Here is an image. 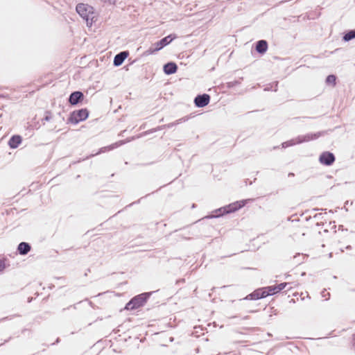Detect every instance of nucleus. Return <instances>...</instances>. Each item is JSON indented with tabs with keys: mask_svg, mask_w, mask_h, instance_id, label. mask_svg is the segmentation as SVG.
<instances>
[{
	"mask_svg": "<svg viewBox=\"0 0 355 355\" xmlns=\"http://www.w3.org/2000/svg\"><path fill=\"white\" fill-rule=\"evenodd\" d=\"M322 135L321 132L315 133H309L305 135H300L295 139L283 142L282 146V148H286L289 146H294L295 144H300L304 142H307L311 140H315Z\"/></svg>",
	"mask_w": 355,
	"mask_h": 355,
	"instance_id": "f257e3e1",
	"label": "nucleus"
},
{
	"mask_svg": "<svg viewBox=\"0 0 355 355\" xmlns=\"http://www.w3.org/2000/svg\"><path fill=\"white\" fill-rule=\"evenodd\" d=\"M151 294L152 293L149 292L136 295L126 304L125 309L135 310L143 306Z\"/></svg>",
	"mask_w": 355,
	"mask_h": 355,
	"instance_id": "f03ea898",
	"label": "nucleus"
},
{
	"mask_svg": "<svg viewBox=\"0 0 355 355\" xmlns=\"http://www.w3.org/2000/svg\"><path fill=\"white\" fill-rule=\"evenodd\" d=\"M76 11L86 21L87 26H92L94 13L93 8L87 4L79 3L76 6Z\"/></svg>",
	"mask_w": 355,
	"mask_h": 355,
	"instance_id": "7ed1b4c3",
	"label": "nucleus"
},
{
	"mask_svg": "<svg viewBox=\"0 0 355 355\" xmlns=\"http://www.w3.org/2000/svg\"><path fill=\"white\" fill-rule=\"evenodd\" d=\"M245 205V202L243 201L241 202H236L232 204H230L228 206L221 207L218 209L214 211L215 214L207 216V218H216L220 216L224 215L225 214H229L234 211H237Z\"/></svg>",
	"mask_w": 355,
	"mask_h": 355,
	"instance_id": "20e7f679",
	"label": "nucleus"
},
{
	"mask_svg": "<svg viewBox=\"0 0 355 355\" xmlns=\"http://www.w3.org/2000/svg\"><path fill=\"white\" fill-rule=\"evenodd\" d=\"M177 36L175 34H170L168 36L161 39L159 41L155 42L153 46L154 48L150 47L148 50L150 53H154L161 49H162L164 46L169 44L173 40H175Z\"/></svg>",
	"mask_w": 355,
	"mask_h": 355,
	"instance_id": "39448f33",
	"label": "nucleus"
},
{
	"mask_svg": "<svg viewBox=\"0 0 355 355\" xmlns=\"http://www.w3.org/2000/svg\"><path fill=\"white\" fill-rule=\"evenodd\" d=\"M89 116V111L86 108L73 111L69 118V122L77 124L80 121H85Z\"/></svg>",
	"mask_w": 355,
	"mask_h": 355,
	"instance_id": "423d86ee",
	"label": "nucleus"
},
{
	"mask_svg": "<svg viewBox=\"0 0 355 355\" xmlns=\"http://www.w3.org/2000/svg\"><path fill=\"white\" fill-rule=\"evenodd\" d=\"M334 155L329 151L323 152L319 157V162L325 166H331L335 162Z\"/></svg>",
	"mask_w": 355,
	"mask_h": 355,
	"instance_id": "0eeeda50",
	"label": "nucleus"
},
{
	"mask_svg": "<svg viewBox=\"0 0 355 355\" xmlns=\"http://www.w3.org/2000/svg\"><path fill=\"white\" fill-rule=\"evenodd\" d=\"M210 102V96L207 94H198L194 98L195 105L198 107H204Z\"/></svg>",
	"mask_w": 355,
	"mask_h": 355,
	"instance_id": "6e6552de",
	"label": "nucleus"
},
{
	"mask_svg": "<svg viewBox=\"0 0 355 355\" xmlns=\"http://www.w3.org/2000/svg\"><path fill=\"white\" fill-rule=\"evenodd\" d=\"M134 139H135V137H132L131 138L127 139L126 140H121V141L115 142L110 146L101 148L99 149L98 152L96 153V155L101 154V153H105L106 151L113 150V149L116 148L121 146V145H123L125 143L130 142Z\"/></svg>",
	"mask_w": 355,
	"mask_h": 355,
	"instance_id": "1a4fd4ad",
	"label": "nucleus"
},
{
	"mask_svg": "<svg viewBox=\"0 0 355 355\" xmlns=\"http://www.w3.org/2000/svg\"><path fill=\"white\" fill-rule=\"evenodd\" d=\"M84 98V94L82 92L76 91L72 92L69 97V103L71 105H77L81 102Z\"/></svg>",
	"mask_w": 355,
	"mask_h": 355,
	"instance_id": "9d476101",
	"label": "nucleus"
},
{
	"mask_svg": "<svg viewBox=\"0 0 355 355\" xmlns=\"http://www.w3.org/2000/svg\"><path fill=\"white\" fill-rule=\"evenodd\" d=\"M268 296V294L266 293L264 288H259L255 290L252 293L249 294L245 299L256 300L261 298H264Z\"/></svg>",
	"mask_w": 355,
	"mask_h": 355,
	"instance_id": "9b49d317",
	"label": "nucleus"
},
{
	"mask_svg": "<svg viewBox=\"0 0 355 355\" xmlns=\"http://www.w3.org/2000/svg\"><path fill=\"white\" fill-rule=\"evenodd\" d=\"M129 55L128 51H124L119 53L114 56L113 64L115 67H119L122 64L125 58Z\"/></svg>",
	"mask_w": 355,
	"mask_h": 355,
	"instance_id": "f8f14e48",
	"label": "nucleus"
},
{
	"mask_svg": "<svg viewBox=\"0 0 355 355\" xmlns=\"http://www.w3.org/2000/svg\"><path fill=\"white\" fill-rule=\"evenodd\" d=\"M163 70L166 74L171 75L177 71L178 66L175 62H169L164 65Z\"/></svg>",
	"mask_w": 355,
	"mask_h": 355,
	"instance_id": "ddd939ff",
	"label": "nucleus"
},
{
	"mask_svg": "<svg viewBox=\"0 0 355 355\" xmlns=\"http://www.w3.org/2000/svg\"><path fill=\"white\" fill-rule=\"evenodd\" d=\"M31 250V245L26 242H21L17 246V252L20 255H26Z\"/></svg>",
	"mask_w": 355,
	"mask_h": 355,
	"instance_id": "4468645a",
	"label": "nucleus"
},
{
	"mask_svg": "<svg viewBox=\"0 0 355 355\" xmlns=\"http://www.w3.org/2000/svg\"><path fill=\"white\" fill-rule=\"evenodd\" d=\"M22 139L19 135H13L10 137L8 141V145L10 148H17L21 143Z\"/></svg>",
	"mask_w": 355,
	"mask_h": 355,
	"instance_id": "2eb2a0df",
	"label": "nucleus"
},
{
	"mask_svg": "<svg viewBox=\"0 0 355 355\" xmlns=\"http://www.w3.org/2000/svg\"><path fill=\"white\" fill-rule=\"evenodd\" d=\"M255 49L259 53L263 54L266 53L268 49L267 42L263 40H259L256 44Z\"/></svg>",
	"mask_w": 355,
	"mask_h": 355,
	"instance_id": "dca6fc26",
	"label": "nucleus"
},
{
	"mask_svg": "<svg viewBox=\"0 0 355 355\" xmlns=\"http://www.w3.org/2000/svg\"><path fill=\"white\" fill-rule=\"evenodd\" d=\"M264 289L266 293L268 294V296L272 295L279 293L277 286L264 287Z\"/></svg>",
	"mask_w": 355,
	"mask_h": 355,
	"instance_id": "f3484780",
	"label": "nucleus"
},
{
	"mask_svg": "<svg viewBox=\"0 0 355 355\" xmlns=\"http://www.w3.org/2000/svg\"><path fill=\"white\" fill-rule=\"evenodd\" d=\"M355 38V30L347 31L343 36V39L345 42H349Z\"/></svg>",
	"mask_w": 355,
	"mask_h": 355,
	"instance_id": "a211bd4d",
	"label": "nucleus"
},
{
	"mask_svg": "<svg viewBox=\"0 0 355 355\" xmlns=\"http://www.w3.org/2000/svg\"><path fill=\"white\" fill-rule=\"evenodd\" d=\"M187 120V118H184V117L181 118V119H178V120H176L175 122H173V123H168V124H166V128H173V126H175V125H178V124L181 123L182 122H184V121H186Z\"/></svg>",
	"mask_w": 355,
	"mask_h": 355,
	"instance_id": "6ab92c4d",
	"label": "nucleus"
},
{
	"mask_svg": "<svg viewBox=\"0 0 355 355\" xmlns=\"http://www.w3.org/2000/svg\"><path fill=\"white\" fill-rule=\"evenodd\" d=\"M336 77L334 75H329L326 78V83L327 84L336 85Z\"/></svg>",
	"mask_w": 355,
	"mask_h": 355,
	"instance_id": "aec40b11",
	"label": "nucleus"
},
{
	"mask_svg": "<svg viewBox=\"0 0 355 355\" xmlns=\"http://www.w3.org/2000/svg\"><path fill=\"white\" fill-rule=\"evenodd\" d=\"M166 128V125H161V126H158L157 128H154V129H151L150 130H148V131H146L144 135H147L150 133H152V132H156L157 130H163L164 128Z\"/></svg>",
	"mask_w": 355,
	"mask_h": 355,
	"instance_id": "412c9836",
	"label": "nucleus"
},
{
	"mask_svg": "<svg viewBox=\"0 0 355 355\" xmlns=\"http://www.w3.org/2000/svg\"><path fill=\"white\" fill-rule=\"evenodd\" d=\"M321 296L322 298H324L325 300H328L330 298V293L326 292V289H324L321 292Z\"/></svg>",
	"mask_w": 355,
	"mask_h": 355,
	"instance_id": "4be33fe9",
	"label": "nucleus"
},
{
	"mask_svg": "<svg viewBox=\"0 0 355 355\" xmlns=\"http://www.w3.org/2000/svg\"><path fill=\"white\" fill-rule=\"evenodd\" d=\"M288 284V283L284 282V283H281V284H279L278 285H276L277 287L278 291L280 292L281 291L284 289Z\"/></svg>",
	"mask_w": 355,
	"mask_h": 355,
	"instance_id": "5701e85b",
	"label": "nucleus"
},
{
	"mask_svg": "<svg viewBox=\"0 0 355 355\" xmlns=\"http://www.w3.org/2000/svg\"><path fill=\"white\" fill-rule=\"evenodd\" d=\"M51 114L49 112H46V116L42 119V121H49L51 119Z\"/></svg>",
	"mask_w": 355,
	"mask_h": 355,
	"instance_id": "b1692460",
	"label": "nucleus"
},
{
	"mask_svg": "<svg viewBox=\"0 0 355 355\" xmlns=\"http://www.w3.org/2000/svg\"><path fill=\"white\" fill-rule=\"evenodd\" d=\"M6 268V264L3 260L0 259V272L3 271Z\"/></svg>",
	"mask_w": 355,
	"mask_h": 355,
	"instance_id": "393cba45",
	"label": "nucleus"
},
{
	"mask_svg": "<svg viewBox=\"0 0 355 355\" xmlns=\"http://www.w3.org/2000/svg\"><path fill=\"white\" fill-rule=\"evenodd\" d=\"M103 2H109L110 4L112 3H114V0H101Z\"/></svg>",
	"mask_w": 355,
	"mask_h": 355,
	"instance_id": "a878e982",
	"label": "nucleus"
},
{
	"mask_svg": "<svg viewBox=\"0 0 355 355\" xmlns=\"http://www.w3.org/2000/svg\"><path fill=\"white\" fill-rule=\"evenodd\" d=\"M353 346H354V347L355 348V334L354 335V343H353Z\"/></svg>",
	"mask_w": 355,
	"mask_h": 355,
	"instance_id": "bb28decb",
	"label": "nucleus"
},
{
	"mask_svg": "<svg viewBox=\"0 0 355 355\" xmlns=\"http://www.w3.org/2000/svg\"><path fill=\"white\" fill-rule=\"evenodd\" d=\"M288 176H294V173H290L288 174Z\"/></svg>",
	"mask_w": 355,
	"mask_h": 355,
	"instance_id": "cd10ccee",
	"label": "nucleus"
},
{
	"mask_svg": "<svg viewBox=\"0 0 355 355\" xmlns=\"http://www.w3.org/2000/svg\"><path fill=\"white\" fill-rule=\"evenodd\" d=\"M346 248H347V249H348V250H349V249H351V248H352V247H351V245H347Z\"/></svg>",
	"mask_w": 355,
	"mask_h": 355,
	"instance_id": "c85d7f7f",
	"label": "nucleus"
},
{
	"mask_svg": "<svg viewBox=\"0 0 355 355\" xmlns=\"http://www.w3.org/2000/svg\"><path fill=\"white\" fill-rule=\"evenodd\" d=\"M8 318V317H6V318H2L1 320H7Z\"/></svg>",
	"mask_w": 355,
	"mask_h": 355,
	"instance_id": "c756f323",
	"label": "nucleus"
}]
</instances>
